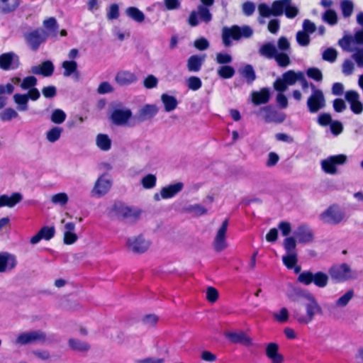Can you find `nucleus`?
<instances>
[{
	"label": "nucleus",
	"instance_id": "obj_56",
	"mask_svg": "<svg viewBox=\"0 0 363 363\" xmlns=\"http://www.w3.org/2000/svg\"><path fill=\"white\" fill-rule=\"evenodd\" d=\"M106 17L108 20L117 19L119 17V6L117 4H111L107 11Z\"/></svg>",
	"mask_w": 363,
	"mask_h": 363
},
{
	"label": "nucleus",
	"instance_id": "obj_21",
	"mask_svg": "<svg viewBox=\"0 0 363 363\" xmlns=\"http://www.w3.org/2000/svg\"><path fill=\"white\" fill-rule=\"evenodd\" d=\"M23 199V195L19 192H14L11 196L6 194L0 195V208H13Z\"/></svg>",
	"mask_w": 363,
	"mask_h": 363
},
{
	"label": "nucleus",
	"instance_id": "obj_64",
	"mask_svg": "<svg viewBox=\"0 0 363 363\" xmlns=\"http://www.w3.org/2000/svg\"><path fill=\"white\" fill-rule=\"evenodd\" d=\"M242 10L244 15L250 16L255 11V5L252 1H245L242 5Z\"/></svg>",
	"mask_w": 363,
	"mask_h": 363
},
{
	"label": "nucleus",
	"instance_id": "obj_17",
	"mask_svg": "<svg viewBox=\"0 0 363 363\" xmlns=\"http://www.w3.org/2000/svg\"><path fill=\"white\" fill-rule=\"evenodd\" d=\"M55 67L52 61L45 60L40 65L33 66L31 72L34 74L42 75L44 77H48L53 74Z\"/></svg>",
	"mask_w": 363,
	"mask_h": 363
},
{
	"label": "nucleus",
	"instance_id": "obj_14",
	"mask_svg": "<svg viewBox=\"0 0 363 363\" xmlns=\"http://www.w3.org/2000/svg\"><path fill=\"white\" fill-rule=\"evenodd\" d=\"M132 117L130 109H114L111 115L112 122L117 125H123Z\"/></svg>",
	"mask_w": 363,
	"mask_h": 363
},
{
	"label": "nucleus",
	"instance_id": "obj_49",
	"mask_svg": "<svg viewBox=\"0 0 363 363\" xmlns=\"http://www.w3.org/2000/svg\"><path fill=\"white\" fill-rule=\"evenodd\" d=\"M50 119L54 123L61 124L65 121L66 114L61 109H55L52 111Z\"/></svg>",
	"mask_w": 363,
	"mask_h": 363
},
{
	"label": "nucleus",
	"instance_id": "obj_15",
	"mask_svg": "<svg viewBox=\"0 0 363 363\" xmlns=\"http://www.w3.org/2000/svg\"><path fill=\"white\" fill-rule=\"evenodd\" d=\"M294 235L300 243L311 242L314 238L313 230L304 224L298 226L294 232Z\"/></svg>",
	"mask_w": 363,
	"mask_h": 363
},
{
	"label": "nucleus",
	"instance_id": "obj_3",
	"mask_svg": "<svg viewBox=\"0 0 363 363\" xmlns=\"http://www.w3.org/2000/svg\"><path fill=\"white\" fill-rule=\"evenodd\" d=\"M253 31L248 26L240 27L237 25L224 27L222 30V40L225 46L231 45V40H238L242 37L248 38L252 35Z\"/></svg>",
	"mask_w": 363,
	"mask_h": 363
},
{
	"label": "nucleus",
	"instance_id": "obj_33",
	"mask_svg": "<svg viewBox=\"0 0 363 363\" xmlns=\"http://www.w3.org/2000/svg\"><path fill=\"white\" fill-rule=\"evenodd\" d=\"M277 53L276 47L270 43H264L259 49V54L268 59H273Z\"/></svg>",
	"mask_w": 363,
	"mask_h": 363
},
{
	"label": "nucleus",
	"instance_id": "obj_10",
	"mask_svg": "<svg viewBox=\"0 0 363 363\" xmlns=\"http://www.w3.org/2000/svg\"><path fill=\"white\" fill-rule=\"evenodd\" d=\"M45 40L43 32L40 29H35L25 34V40L33 51H36Z\"/></svg>",
	"mask_w": 363,
	"mask_h": 363
},
{
	"label": "nucleus",
	"instance_id": "obj_59",
	"mask_svg": "<svg viewBox=\"0 0 363 363\" xmlns=\"http://www.w3.org/2000/svg\"><path fill=\"white\" fill-rule=\"evenodd\" d=\"M306 74L309 78H311L317 82L323 79V74L321 71L316 67L308 68L306 71Z\"/></svg>",
	"mask_w": 363,
	"mask_h": 363
},
{
	"label": "nucleus",
	"instance_id": "obj_55",
	"mask_svg": "<svg viewBox=\"0 0 363 363\" xmlns=\"http://www.w3.org/2000/svg\"><path fill=\"white\" fill-rule=\"evenodd\" d=\"M354 296V291L353 290H349L347 291L344 295L340 296L337 301H336V305L338 306H345L347 305L349 301L351 300V298Z\"/></svg>",
	"mask_w": 363,
	"mask_h": 363
},
{
	"label": "nucleus",
	"instance_id": "obj_2",
	"mask_svg": "<svg viewBox=\"0 0 363 363\" xmlns=\"http://www.w3.org/2000/svg\"><path fill=\"white\" fill-rule=\"evenodd\" d=\"M108 214L120 220L135 223L139 219L141 211L129 207L121 201H116L110 208Z\"/></svg>",
	"mask_w": 363,
	"mask_h": 363
},
{
	"label": "nucleus",
	"instance_id": "obj_13",
	"mask_svg": "<svg viewBox=\"0 0 363 363\" xmlns=\"http://www.w3.org/2000/svg\"><path fill=\"white\" fill-rule=\"evenodd\" d=\"M111 187V182L106 179L104 175H101L96 181L94 186L91 191L93 196L101 197L105 195Z\"/></svg>",
	"mask_w": 363,
	"mask_h": 363
},
{
	"label": "nucleus",
	"instance_id": "obj_60",
	"mask_svg": "<svg viewBox=\"0 0 363 363\" xmlns=\"http://www.w3.org/2000/svg\"><path fill=\"white\" fill-rule=\"evenodd\" d=\"M258 11L262 18H269L272 16V7L267 4L261 3L258 5Z\"/></svg>",
	"mask_w": 363,
	"mask_h": 363
},
{
	"label": "nucleus",
	"instance_id": "obj_35",
	"mask_svg": "<svg viewBox=\"0 0 363 363\" xmlns=\"http://www.w3.org/2000/svg\"><path fill=\"white\" fill-rule=\"evenodd\" d=\"M62 67L64 69V77H69L77 73V63L74 60H65L62 62Z\"/></svg>",
	"mask_w": 363,
	"mask_h": 363
},
{
	"label": "nucleus",
	"instance_id": "obj_62",
	"mask_svg": "<svg viewBox=\"0 0 363 363\" xmlns=\"http://www.w3.org/2000/svg\"><path fill=\"white\" fill-rule=\"evenodd\" d=\"M218 290L213 287L208 286L206 290V299L210 303H215L218 298Z\"/></svg>",
	"mask_w": 363,
	"mask_h": 363
},
{
	"label": "nucleus",
	"instance_id": "obj_20",
	"mask_svg": "<svg viewBox=\"0 0 363 363\" xmlns=\"http://www.w3.org/2000/svg\"><path fill=\"white\" fill-rule=\"evenodd\" d=\"M265 354L272 363H282L284 360V356L279 352V345L276 342L267 345Z\"/></svg>",
	"mask_w": 363,
	"mask_h": 363
},
{
	"label": "nucleus",
	"instance_id": "obj_39",
	"mask_svg": "<svg viewBox=\"0 0 363 363\" xmlns=\"http://www.w3.org/2000/svg\"><path fill=\"white\" fill-rule=\"evenodd\" d=\"M43 26L49 32V33L53 36H57L58 30V25L56 19L54 17H50L43 21Z\"/></svg>",
	"mask_w": 363,
	"mask_h": 363
},
{
	"label": "nucleus",
	"instance_id": "obj_32",
	"mask_svg": "<svg viewBox=\"0 0 363 363\" xmlns=\"http://www.w3.org/2000/svg\"><path fill=\"white\" fill-rule=\"evenodd\" d=\"M69 347L77 352H86L90 349V346L88 343L81 341L78 339L70 338L68 341Z\"/></svg>",
	"mask_w": 363,
	"mask_h": 363
},
{
	"label": "nucleus",
	"instance_id": "obj_58",
	"mask_svg": "<svg viewBox=\"0 0 363 363\" xmlns=\"http://www.w3.org/2000/svg\"><path fill=\"white\" fill-rule=\"evenodd\" d=\"M202 86L201 80L199 77L192 76L188 79V88L192 91L199 89Z\"/></svg>",
	"mask_w": 363,
	"mask_h": 363
},
{
	"label": "nucleus",
	"instance_id": "obj_18",
	"mask_svg": "<svg viewBox=\"0 0 363 363\" xmlns=\"http://www.w3.org/2000/svg\"><path fill=\"white\" fill-rule=\"evenodd\" d=\"M55 234L54 226H43L40 230L30 238V243L33 245L38 243L41 240H51Z\"/></svg>",
	"mask_w": 363,
	"mask_h": 363
},
{
	"label": "nucleus",
	"instance_id": "obj_41",
	"mask_svg": "<svg viewBox=\"0 0 363 363\" xmlns=\"http://www.w3.org/2000/svg\"><path fill=\"white\" fill-rule=\"evenodd\" d=\"M218 74L222 79H230L235 73V69L230 65H223L218 69Z\"/></svg>",
	"mask_w": 363,
	"mask_h": 363
},
{
	"label": "nucleus",
	"instance_id": "obj_50",
	"mask_svg": "<svg viewBox=\"0 0 363 363\" xmlns=\"http://www.w3.org/2000/svg\"><path fill=\"white\" fill-rule=\"evenodd\" d=\"M198 13L200 19L205 23H209L212 20V14L209 9L203 6H198Z\"/></svg>",
	"mask_w": 363,
	"mask_h": 363
},
{
	"label": "nucleus",
	"instance_id": "obj_31",
	"mask_svg": "<svg viewBox=\"0 0 363 363\" xmlns=\"http://www.w3.org/2000/svg\"><path fill=\"white\" fill-rule=\"evenodd\" d=\"M282 78L288 85L291 86L295 84L298 79L303 78V72H296L294 70H288L282 74Z\"/></svg>",
	"mask_w": 363,
	"mask_h": 363
},
{
	"label": "nucleus",
	"instance_id": "obj_6",
	"mask_svg": "<svg viewBox=\"0 0 363 363\" xmlns=\"http://www.w3.org/2000/svg\"><path fill=\"white\" fill-rule=\"evenodd\" d=\"M328 274L335 283H342L352 277V269L346 263L333 265L328 269Z\"/></svg>",
	"mask_w": 363,
	"mask_h": 363
},
{
	"label": "nucleus",
	"instance_id": "obj_25",
	"mask_svg": "<svg viewBox=\"0 0 363 363\" xmlns=\"http://www.w3.org/2000/svg\"><path fill=\"white\" fill-rule=\"evenodd\" d=\"M183 186L184 184L182 182H177L163 187L160 191L161 197L164 199L172 198L182 190Z\"/></svg>",
	"mask_w": 363,
	"mask_h": 363
},
{
	"label": "nucleus",
	"instance_id": "obj_38",
	"mask_svg": "<svg viewBox=\"0 0 363 363\" xmlns=\"http://www.w3.org/2000/svg\"><path fill=\"white\" fill-rule=\"evenodd\" d=\"M282 262L287 269H292L298 262L297 253H286L283 255Z\"/></svg>",
	"mask_w": 363,
	"mask_h": 363
},
{
	"label": "nucleus",
	"instance_id": "obj_47",
	"mask_svg": "<svg viewBox=\"0 0 363 363\" xmlns=\"http://www.w3.org/2000/svg\"><path fill=\"white\" fill-rule=\"evenodd\" d=\"M342 13L344 17H350L354 9L353 3L350 0H343L340 4Z\"/></svg>",
	"mask_w": 363,
	"mask_h": 363
},
{
	"label": "nucleus",
	"instance_id": "obj_12",
	"mask_svg": "<svg viewBox=\"0 0 363 363\" xmlns=\"http://www.w3.org/2000/svg\"><path fill=\"white\" fill-rule=\"evenodd\" d=\"M45 334L40 330L22 333L16 338V342L20 345H27L38 340H45Z\"/></svg>",
	"mask_w": 363,
	"mask_h": 363
},
{
	"label": "nucleus",
	"instance_id": "obj_1",
	"mask_svg": "<svg viewBox=\"0 0 363 363\" xmlns=\"http://www.w3.org/2000/svg\"><path fill=\"white\" fill-rule=\"evenodd\" d=\"M307 299L308 302L304 306L306 314L302 313L301 308L294 309L293 312L294 318L300 324H308L313 320L316 313H321L322 312L321 307L313 295L308 294Z\"/></svg>",
	"mask_w": 363,
	"mask_h": 363
},
{
	"label": "nucleus",
	"instance_id": "obj_57",
	"mask_svg": "<svg viewBox=\"0 0 363 363\" xmlns=\"http://www.w3.org/2000/svg\"><path fill=\"white\" fill-rule=\"evenodd\" d=\"M143 186L145 189H152L156 184V177L149 174L144 177L142 179Z\"/></svg>",
	"mask_w": 363,
	"mask_h": 363
},
{
	"label": "nucleus",
	"instance_id": "obj_27",
	"mask_svg": "<svg viewBox=\"0 0 363 363\" xmlns=\"http://www.w3.org/2000/svg\"><path fill=\"white\" fill-rule=\"evenodd\" d=\"M240 74L246 80L248 84H252L256 79V74L251 65H246L240 69Z\"/></svg>",
	"mask_w": 363,
	"mask_h": 363
},
{
	"label": "nucleus",
	"instance_id": "obj_36",
	"mask_svg": "<svg viewBox=\"0 0 363 363\" xmlns=\"http://www.w3.org/2000/svg\"><path fill=\"white\" fill-rule=\"evenodd\" d=\"M2 6L0 11L3 13H9L15 11L19 6V0H1Z\"/></svg>",
	"mask_w": 363,
	"mask_h": 363
},
{
	"label": "nucleus",
	"instance_id": "obj_48",
	"mask_svg": "<svg viewBox=\"0 0 363 363\" xmlns=\"http://www.w3.org/2000/svg\"><path fill=\"white\" fill-rule=\"evenodd\" d=\"M274 59L281 67H286L291 62L289 56L284 52H277Z\"/></svg>",
	"mask_w": 363,
	"mask_h": 363
},
{
	"label": "nucleus",
	"instance_id": "obj_54",
	"mask_svg": "<svg viewBox=\"0 0 363 363\" xmlns=\"http://www.w3.org/2000/svg\"><path fill=\"white\" fill-rule=\"evenodd\" d=\"M296 40L301 46H307L310 43V36L308 33L299 30L296 33Z\"/></svg>",
	"mask_w": 363,
	"mask_h": 363
},
{
	"label": "nucleus",
	"instance_id": "obj_63",
	"mask_svg": "<svg viewBox=\"0 0 363 363\" xmlns=\"http://www.w3.org/2000/svg\"><path fill=\"white\" fill-rule=\"evenodd\" d=\"M337 51L334 48H327L323 53V59L330 62L337 58Z\"/></svg>",
	"mask_w": 363,
	"mask_h": 363
},
{
	"label": "nucleus",
	"instance_id": "obj_51",
	"mask_svg": "<svg viewBox=\"0 0 363 363\" xmlns=\"http://www.w3.org/2000/svg\"><path fill=\"white\" fill-rule=\"evenodd\" d=\"M37 82L38 80L35 77H26L23 79L21 84V88L23 90H28L30 89L35 87V86L37 84Z\"/></svg>",
	"mask_w": 363,
	"mask_h": 363
},
{
	"label": "nucleus",
	"instance_id": "obj_5",
	"mask_svg": "<svg viewBox=\"0 0 363 363\" xmlns=\"http://www.w3.org/2000/svg\"><path fill=\"white\" fill-rule=\"evenodd\" d=\"M345 217L344 211L337 204L330 205L320 215V218L323 223L330 225L339 224L344 220Z\"/></svg>",
	"mask_w": 363,
	"mask_h": 363
},
{
	"label": "nucleus",
	"instance_id": "obj_52",
	"mask_svg": "<svg viewBox=\"0 0 363 363\" xmlns=\"http://www.w3.org/2000/svg\"><path fill=\"white\" fill-rule=\"evenodd\" d=\"M323 20L328 24L333 26L337 22V16L334 10L328 9L323 14Z\"/></svg>",
	"mask_w": 363,
	"mask_h": 363
},
{
	"label": "nucleus",
	"instance_id": "obj_26",
	"mask_svg": "<svg viewBox=\"0 0 363 363\" xmlns=\"http://www.w3.org/2000/svg\"><path fill=\"white\" fill-rule=\"evenodd\" d=\"M203 62V59L199 55H194L189 57L187 60V69L189 72H199Z\"/></svg>",
	"mask_w": 363,
	"mask_h": 363
},
{
	"label": "nucleus",
	"instance_id": "obj_23",
	"mask_svg": "<svg viewBox=\"0 0 363 363\" xmlns=\"http://www.w3.org/2000/svg\"><path fill=\"white\" fill-rule=\"evenodd\" d=\"M158 112L156 105L146 104L143 106L138 113V118L140 121H144L152 118Z\"/></svg>",
	"mask_w": 363,
	"mask_h": 363
},
{
	"label": "nucleus",
	"instance_id": "obj_61",
	"mask_svg": "<svg viewBox=\"0 0 363 363\" xmlns=\"http://www.w3.org/2000/svg\"><path fill=\"white\" fill-rule=\"evenodd\" d=\"M158 80L156 77L149 74L143 81V86L148 89H153L157 86Z\"/></svg>",
	"mask_w": 363,
	"mask_h": 363
},
{
	"label": "nucleus",
	"instance_id": "obj_4",
	"mask_svg": "<svg viewBox=\"0 0 363 363\" xmlns=\"http://www.w3.org/2000/svg\"><path fill=\"white\" fill-rule=\"evenodd\" d=\"M328 275L321 271L315 273H313L311 271H303L297 278V281L305 286L314 284L318 288L325 287L328 285Z\"/></svg>",
	"mask_w": 363,
	"mask_h": 363
},
{
	"label": "nucleus",
	"instance_id": "obj_19",
	"mask_svg": "<svg viewBox=\"0 0 363 363\" xmlns=\"http://www.w3.org/2000/svg\"><path fill=\"white\" fill-rule=\"evenodd\" d=\"M226 337L230 342L234 344H241L246 347L252 345V339L244 332L240 333L230 332L226 334Z\"/></svg>",
	"mask_w": 363,
	"mask_h": 363
},
{
	"label": "nucleus",
	"instance_id": "obj_43",
	"mask_svg": "<svg viewBox=\"0 0 363 363\" xmlns=\"http://www.w3.org/2000/svg\"><path fill=\"white\" fill-rule=\"evenodd\" d=\"M321 166L325 173L335 174L337 172V168L330 157L321 162Z\"/></svg>",
	"mask_w": 363,
	"mask_h": 363
},
{
	"label": "nucleus",
	"instance_id": "obj_16",
	"mask_svg": "<svg viewBox=\"0 0 363 363\" xmlns=\"http://www.w3.org/2000/svg\"><path fill=\"white\" fill-rule=\"evenodd\" d=\"M138 77L135 73L128 70H121L116 73L115 77L116 82L121 86H129L136 82Z\"/></svg>",
	"mask_w": 363,
	"mask_h": 363
},
{
	"label": "nucleus",
	"instance_id": "obj_9",
	"mask_svg": "<svg viewBox=\"0 0 363 363\" xmlns=\"http://www.w3.org/2000/svg\"><path fill=\"white\" fill-rule=\"evenodd\" d=\"M228 226V219H225L219 228L213 241V247L216 252H221L227 247L226 233Z\"/></svg>",
	"mask_w": 363,
	"mask_h": 363
},
{
	"label": "nucleus",
	"instance_id": "obj_22",
	"mask_svg": "<svg viewBox=\"0 0 363 363\" xmlns=\"http://www.w3.org/2000/svg\"><path fill=\"white\" fill-rule=\"evenodd\" d=\"M269 99V89L266 87L262 88L259 91H255L252 93V101L256 106L268 103Z\"/></svg>",
	"mask_w": 363,
	"mask_h": 363
},
{
	"label": "nucleus",
	"instance_id": "obj_46",
	"mask_svg": "<svg viewBox=\"0 0 363 363\" xmlns=\"http://www.w3.org/2000/svg\"><path fill=\"white\" fill-rule=\"evenodd\" d=\"M62 128L60 127H53L47 133V140L50 143H55L60 138Z\"/></svg>",
	"mask_w": 363,
	"mask_h": 363
},
{
	"label": "nucleus",
	"instance_id": "obj_37",
	"mask_svg": "<svg viewBox=\"0 0 363 363\" xmlns=\"http://www.w3.org/2000/svg\"><path fill=\"white\" fill-rule=\"evenodd\" d=\"M96 145L103 151H107L111 149V140L106 134H99L96 136Z\"/></svg>",
	"mask_w": 363,
	"mask_h": 363
},
{
	"label": "nucleus",
	"instance_id": "obj_45",
	"mask_svg": "<svg viewBox=\"0 0 363 363\" xmlns=\"http://www.w3.org/2000/svg\"><path fill=\"white\" fill-rule=\"evenodd\" d=\"M284 247L286 253L296 252V241L294 237H287L284 240Z\"/></svg>",
	"mask_w": 363,
	"mask_h": 363
},
{
	"label": "nucleus",
	"instance_id": "obj_29",
	"mask_svg": "<svg viewBox=\"0 0 363 363\" xmlns=\"http://www.w3.org/2000/svg\"><path fill=\"white\" fill-rule=\"evenodd\" d=\"M14 103L17 105V110L26 111L28 109V99L25 94H15L13 96Z\"/></svg>",
	"mask_w": 363,
	"mask_h": 363
},
{
	"label": "nucleus",
	"instance_id": "obj_30",
	"mask_svg": "<svg viewBox=\"0 0 363 363\" xmlns=\"http://www.w3.org/2000/svg\"><path fill=\"white\" fill-rule=\"evenodd\" d=\"M161 100L164 106L165 111L167 112L174 110L178 104L177 99L173 96L168 95L167 94H162Z\"/></svg>",
	"mask_w": 363,
	"mask_h": 363
},
{
	"label": "nucleus",
	"instance_id": "obj_24",
	"mask_svg": "<svg viewBox=\"0 0 363 363\" xmlns=\"http://www.w3.org/2000/svg\"><path fill=\"white\" fill-rule=\"evenodd\" d=\"M16 266V260L14 256L8 253H0V272L11 270Z\"/></svg>",
	"mask_w": 363,
	"mask_h": 363
},
{
	"label": "nucleus",
	"instance_id": "obj_7",
	"mask_svg": "<svg viewBox=\"0 0 363 363\" xmlns=\"http://www.w3.org/2000/svg\"><path fill=\"white\" fill-rule=\"evenodd\" d=\"M311 86L314 90L308 99L307 106L311 113H316L325 106V100L323 91L315 89L313 84Z\"/></svg>",
	"mask_w": 363,
	"mask_h": 363
},
{
	"label": "nucleus",
	"instance_id": "obj_42",
	"mask_svg": "<svg viewBox=\"0 0 363 363\" xmlns=\"http://www.w3.org/2000/svg\"><path fill=\"white\" fill-rule=\"evenodd\" d=\"M18 113L13 108H6L0 113V120L1 121H9L13 118H16Z\"/></svg>",
	"mask_w": 363,
	"mask_h": 363
},
{
	"label": "nucleus",
	"instance_id": "obj_40",
	"mask_svg": "<svg viewBox=\"0 0 363 363\" xmlns=\"http://www.w3.org/2000/svg\"><path fill=\"white\" fill-rule=\"evenodd\" d=\"M14 54L13 52H6L0 55V67L4 70L11 68L13 60Z\"/></svg>",
	"mask_w": 363,
	"mask_h": 363
},
{
	"label": "nucleus",
	"instance_id": "obj_8",
	"mask_svg": "<svg viewBox=\"0 0 363 363\" xmlns=\"http://www.w3.org/2000/svg\"><path fill=\"white\" fill-rule=\"evenodd\" d=\"M150 245V242L145 240L141 235L138 237L128 238L126 242L128 249L137 254H142L146 252Z\"/></svg>",
	"mask_w": 363,
	"mask_h": 363
},
{
	"label": "nucleus",
	"instance_id": "obj_53",
	"mask_svg": "<svg viewBox=\"0 0 363 363\" xmlns=\"http://www.w3.org/2000/svg\"><path fill=\"white\" fill-rule=\"evenodd\" d=\"M51 201L55 204L64 206L68 202L67 194L63 192L54 194L51 198Z\"/></svg>",
	"mask_w": 363,
	"mask_h": 363
},
{
	"label": "nucleus",
	"instance_id": "obj_44",
	"mask_svg": "<svg viewBox=\"0 0 363 363\" xmlns=\"http://www.w3.org/2000/svg\"><path fill=\"white\" fill-rule=\"evenodd\" d=\"M321 166L325 173L335 174L337 172V168L330 157L321 162Z\"/></svg>",
	"mask_w": 363,
	"mask_h": 363
},
{
	"label": "nucleus",
	"instance_id": "obj_11",
	"mask_svg": "<svg viewBox=\"0 0 363 363\" xmlns=\"http://www.w3.org/2000/svg\"><path fill=\"white\" fill-rule=\"evenodd\" d=\"M260 111L264 113V119L267 123H281L286 119L284 113H279L272 106H264Z\"/></svg>",
	"mask_w": 363,
	"mask_h": 363
},
{
	"label": "nucleus",
	"instance_id": "obj_28",
	"mask_svg": "<svg viewBox=\"0 0 363 363\" xmlns=\"http://www.w3.org/2000/svg\"><path fill=\"white\" fill-rule=\"evenodd\" d=\"M125 14L130 18L137 23H142L145 20V14L139 9L135 6H130L125 9Z\"/></svg>",
	"mask_w": 363,
	"mask_h": 363
},
{
	"label": "nucleus",
	"instance_id": "obj_34",
	"mask_svg": "<svg viewBox=\"0 0 363 363\" xmlns=\"http://www.w3.org/2000/svg\"><path fill=\"white\" fill-rule=\"evenodd\" d=\"M289 2V0H276L273 1L272 4V16H281L284 13L286 6Z\"/></svg>",
	"mask_w": 363,
	"mask_h": 363
}]
</instances>
